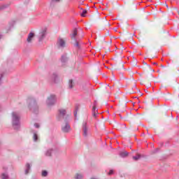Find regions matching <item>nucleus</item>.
I'll return each instance as SVG.
<instances>
[{
    "mask_svg": "<svg viewBox=\"0 0 179 179\" xmlns=\"http://www.w3.org/2000/svg\"><path fill=\"white\" fill-rule=\"evenodd\" d=\"M133 159H134V160H135V156H133Z\"/></svg>",
    "mask_w": 179,
    "mask_h": 179,
    "instance_id": "36",
    "label": "nucleus"
},
{
    "mask_svg": "<svg viewBox=\"0 0 179 179\" xmlns=\"http://www.w3.org/2000/svg\"><path fill=\"white\" fill-rule=\"evenodd\" d=\"M64 122L65 124L62 127V132H64V134H68L69 132H71V125H69L68 120H64Z\"/></svg>",
    "mask_w": 179,
    "mask_h": 179,
    "instance_id": "6",
    "label": "nucleus"
},
{
    "mask_svg": "<svg viewBox=\"0 0 179 179\" xmlns=\"http://www.w3.org/2000/svg\"><path fill=\"white\" fill-rule=\"evenodd\" d=\"M2 78H3V73H0V85L2 83Z\"/></svg>",
    "mask_w": 179,
    "mask_h": 179,
    "instance_id": "27",
    "label": "nucleus"
},
{
    "mask_svg": "<svg viewBox=\"0 0 179 179\" xmlns=\"http://www.w3.org/2000/svg\"><path fill=\"white\" fill-rule=\"evenodd\" d=\"M73 86H75V83H73V80H69V88L73 89Z\"/></svg>",
    "mask_w": 179,
    "mask_h": 179,
    "instance_id": "18",
    "label": "nucleus"
},
{
    "mask_svg": "<svg viewBox=\"0 0 179 179\" xmlns=\"http://www.w3.org/2000/svg\"><path fill=\"white\" fill-rule=\"evenodd\" d=\"M55 103H57V96L55 94L50 95L46 100L47 106H54Z\"/></svg>",
    "mask_w": 179,
    "mask_h": 179,
    "instance_id": "4",
    "label": "nucleus"
},
{
    "mask_svg": "<svg viewBox=\"0 0 179 179\" xmlns=\"http://www.w3.org/2000/svg\"><path fill=\"white\" fill-rule=\"evenodd\" d=\"M83 136L86 138V136H87V122H83Z\"/></svg>",
    "mask_w": 179,
    "mask_h": 179,
    "instance_id": "9",
    "label": "nucleus"
},
{
    "mask_svg": "<svg viewBox=\"0 0 179 179\" xmlns=\"http://www.w3.org/2000/svg\"><path fill=\"white\" fill-rule=\"evenodd\" d=\"M58 121H68V115H66V110L65 109L59 110V114L57 115Z\"/></svg>",
    "mask_w": 179,
    "mask_h": 179,
    "instance_id": "3",
    "label": "nucleus"
},
{
    "mask_svg": "<svg viewBox=\"0 0 179 179\" xmlns=\"http://www.w3.org/2000/svg\"><path fill=\"white\" fill-rule=\"evenodd\" d=\"M41 176H42V177H47V176H48V171H42Z\"/></svg>",
    "mask_w": 179,
    "mask_h": 179,
    "instance_id": "22",
    "label": "nucleus"
},
{
    "mask_svg": "<svg viewBox=\"0 0 179 179\" xmlns=\"http://www.w3.org/2000/svg\"><path fill=\"white\" fill-rule=\"evenodd\" d=\"M65 41L62 38H59L57 40V45L59 47V48H64L65 47Z\"/></svg>",
    "mask_w": 179,
    "mask_h": 179,
    "instance_id": "10",
    "label": "nucleus"
},
{
    "mask_svg": "<svg viewBox=\"0 0 179 179\" xmlns=\"http://www.w3.org/2000/svg\"><path fill=\"white\" fill-rule=\"evenodd\" d=\"M76 36H78V29H74L72 34L71 35V40H75L76 43L74 44L75 47L79 48V42L76 40Z\"/></svg>",
    "mask_w": 179,
    "mask_h": 179,
    "instance_id": "7",
    "label": "nucleus"
},
{
    "mask_svg": "<svg viewBox=\"0 0 179 179\" xmlns=\"http://www.w3.org/2000/svg\"><path fill=\"white\" fill-rule=\"evenodd\" d=\"M91 179H97L96 178L92 177Z\"/></svg>",
    "mask_w": 179,
    "mask_h": 179,
    "instance_id": "34",
    "label": "nucleus"
},
{
    "mask_svg": "<svg viewBox=\"0 0 179 179\" xmlns=\"http://www.w3.org/2000/svg\"><path fill=\"white\" fill-rule=\"evenodd\" d=\"M161 67H162V68H164V66H163L162 64H161Z\"/></svg>",
    "mask_w": 179,
    "mask_h": 179,
    "instance_id": "35",
    "label": "nucleus"
},
{
    "mask_svg": "<svg viewBox=\"0 0 179 179\" xmlns=\"http://www.w3.org/2000/svg\"><path fill=\"white\" fill-rule=\"evenodd\" d=\"M120 157H127L128 152H127V151L121 152H120Z\"/></svg>",
    "mask_w": 179,
    "mask_h": 179,
    "instance_id": "19",
    "label": "nucleus"
},
{
    "mask_svg": "<svg viewBox=\"0 0 179 179\" xmlns=\"http://www.w3.org/2000/svg\"><path fill=\"white\" fill-rule=\"evenodd\" d=\"M113 174H114V171L110 170V171H109V173H108V175H109V176H111V175H113Z\"/></svg>",
    "mask_w": 179,
    "mask_h": 179,
    "instance_id": "29",
    "label": "nucleus"
},
{
    "mask_svg": "<svg viewBox=\"0 0 179 179\" xmlns=\"http://www.w3.org/2000/svg\"><path fill=\"white\" fill-rule=\"evenodd\" d=\"M171 70V69H170L169 67H166V69H165V71L166 72H169Z\"/></svg>",
    "mask_w": 179,
    "mask_h": 179,
    "instance_id": "31",
    "label": "nucleus"
},
{
    "mask_svg": "<svg viewBox=\"0 0 179 179\" xmlns=\"http://www.w3.org/2000/svg\"><path fill=\"white\" fill-rule=\"evenodd\" d=\"M96 106H97V101H94V106L92 108V115L94 117H97V114L96 113V111L97 112V110L96 108Z\"/></svg>",
    "mask_w": 179,
    "mask_h": 179,
    "instance_id": "13",
    "label": "nucleus"
},
{
    "mask_svg": "<svg viewBox=\"0 0 179 179\" xmlns=\"http://www.w3.org/2000/svg\"><path fill=\"white\" fill-rule=\"evenodd\" d=\"M48 81L50 83H57L58 81V75L56 73H52L49 78Z\"/></svg>",
    "mask_w": 179,
    "mask_h": 179,
    "instance_id": "8",
    "label": "nucleus"
},
{
    "mask_svg": "<svg viewBox=\"0 0 179 179\" xmlns=\"http://www.w3.org/2000/svg\"><path fill=\"white\" fill-rule=\"evenodd\" d=\"M34 127H36V128H40V125L38 124V123H35Z\"/></svg>",
    "mask_w": 179,
    "mask_h": 179,
    "instance_id": "30",
    "label": "nucleus"
},
{
    "mask_svg": "<svg viewBox=\"0 0 179 179\" xmlns=\"http://www.w3.org/2000/svg\"><path fill=\"white\" fill-rule=\"evenodd\" d=\"M28 104V108L34 114H38V105L37 104V101L33 97H29L27 100Z\"/></svg>",
    "mask_w": 179,
    "mask_h": 179,
    "instance_id": "1",
    "label": "nucleus"
},
{
    "mask_svg": "<svg viewBox=\"0 0 179 179\" xmlns=\"http://www.w3.org/2000/svg\"><path fill=\"white\" fill-rule=\"evenodd\" d=\"M77 115H78V110H76L74 113V117H76V118Z\"/></svg>",
    "mask_w": 179,
    "mask_h": 179,
    "instance_id": "32",
    "label": "nucleus"
},
{
    "mask_svg": "<svg viewBox=\"0 0 179 179\" xmlns=\"http://www.w3.org/2000/svg\"><path fill=\"white\" fill-rule=\"evenodd\" d=\"M136 93H141V90H139V89H137V92H136Z\"/></svg>",
    "mask_w": 179,
    "mask_h": 179,
    "instance_id": "33",
    "label": "nucleus"
},
{
    "mask_svg": "<svg viewBox=\"0 0 179 179\" xmlns=\"http://www.w3.org/2000/svg\"><path fill=\"white\" fill-rule=\"evenodd\" d=\"M34 142H37L38 139V136H37V133H34Z\"/></svg>",
    "mask_w": 179,
    "mask_h": 179,
    "instance_id": "23",
    "label": "nucleus"
},
{
    "mask_svg": "<svg viewBox=\"0 0 179 179\" xmlns=\"http://www.w3.org/2000/svg\"><path fill=\"white\" fill-rule=\"evenodd\" d=\"M1 145H2V143L0 141V146H1Z\"/></svg>",
    "mask_w": 179,
    "mask_h": 179,
    "instance_id": "37",
    "label": "nucleus"
},
{
    "mask_svg": "<svg viewBox=\"0 0 179 179\" xmlns=\"http://www.w3.org/2000/svg\"><path fill=\"white\" fill-rule=\"evenodd\" d=\"M136 73H138V71H136Z\"/></svg>",
    "mask_w": 179,
    "mask_h": 179,
    "instance_id": "42",
    "label": "nucleus"
},
{
    "mask_svg": "<svg viewBox=\"0 0 179 179\" xmlns=\"http://www.w3.org/2000/svg\"><path fill=\"white\" fill-rule=\"evenodd\" d=\"M12 124L14 129H19L20 128V115L17 112L12 113Z\"/></svg>",
    "mask_w": 179,
    "mask_h": 179,
    "instance_id": "2",
    "label": "nucleus"
},
{
    "mask_svg": "<svg viewBox=\"0 0 179 179\" xmlns=\"http://www.w3.org/2000/svg\"><path fill=\"white\" fill-rule=\"evenodd\" d=\"M143 65H144L143 70L145 72H149L150 71H152V69H150V66H149L148 63L143 62ZM152 72H155V70H153Z\"/></svg>",
    "mask_w": 179,
    "mask_h": 179,
    "instance_id": "12",
    "label": "nucleus"
},
{
    "mask_svg": "<svg viewBox=\"0 0 179 179\" xmlns=\"http://www.w3.org/2000/svg\"><path fill=\"white\" fill-rule=\"evenodd\" d=\"M86 13H87V10H84L83 13H81L82 17H85L86 16Z\"/></svg>",
    "mask_w": 179,
    "mask_h": 179,
    "instance_id": "24",
    "label": "nucleus"
},
{
    "mask_svg": "<svg viewBox=\"0 0 179 179\" xmlns=\"http://www.w3.org/2000/svg\"><path fill=\"white\" fill-rule=\"evenodd\" d=\"M61 61L62 62H66V61H68V58L66 55H62Z\"/></svg>",
    "mask_w": 179,
    "mask_h": 179,
    "instance_id": "21",
    "label": "nucleus"
},
{
    "mask_svg": "<svg viewBox=\"0 0 179 179\" xmlns=\"http://www.w3.org/2000/svg\"><path fill=\"white\" fill-rule=\"evenodd\" d=\"M1 179H9V175L6 172H3L0 176Z\"/></svg>",
    "mask_w": 179,
    "mask_h": 179,
    "instance_id": "15",
    "label": "nucleus"
},
{
    "mask_svg": "<svg viewBox=\"0 0 179 179\" xmlns=\"http://www.w3.org/2000/svg\"><path fill=\"white\" fill-rule=\"evenodd\" d=\"M135 99H138V97L136 96Z\"/></svg>",
    "mask_w": 179,
    "mask_h": 179,
    "instance_id": "41",
    "label": "nucleus"
},
{
    "mask_svg": "<svg viewBox=\"0 0 179 179\" xmlns=\"http://www.w3.org/2000/svg\"><path fill=\"white\" fill-rule=\"evenodd\" d=\"M31 169V166H30V164H27L25 166V174H29V171H30Z\"/></svg>",
    "mask_w": 179,
    "mask_h": 179,
    "instance_id": "17",
    "label": "nucleus"
},
{
    "mask_svg": "<svg viewBox=\"0 0 179 179\" xmlns=\"http://www.w3.org/2000/svg\"><path fill=\"white\" fill-rule=\"evenodd\" d=\"M45 36H47V28H43L39 31L38 35V41H43L45 38Z\"/></svg>",
    "mask_w": 179,
    "mask_h": 179,
    "instance_id": "5",
    "label": "nucleus"
},
{
    "mask_svg": "<svg viewBox=\"0 0 179 179\" xmlns=\"http://www.w3.org/2000/svg\"><path fill=\"white\" fill-rule=\"evenodd\" d=\"M152 74H148L146 76V80H150V79H152Z\"/></svg>",
    "mask_w": 179,
    "mask_h": 179,
    "instance_id": "26",
    "label": "nucleus"
},
{
    "mask_svg": "<svg viewBox=\"0 0 179 179\" xmlns=\"http://www.w3.org/2000/svg\"><path fill=\"white\" fill-rule=\"evenodd\" d=\"M140 96H142V94L140 93Z\"/></svg>",
    "mask_w": 179,
    "mask_h": 179,
    "instance_id": "40",
    "label": "nucleus"
},
{
    "mask_svg": "<svg viewBox=\"0 0 179 179\" xmlns=\"http://www.w3.org/2000/svg\"><path fill=\"white\" fill-rule=\"evenodd\" d=\"M36 34L33 32H30L29 34H28V37L27 38V43H31V41H33V38H34Z\"/></svg>",
    "mask_w": 179,
    "mask_h": 179,
    "instance_id": "11",
    "label": "nucleus"
},
{
    "mask_svg": "<svg viewBox=\"0 0 179 179\" xmlns=\"http://www.w3.org/2000/svg\"><path fill=\"white\" fill-rule=\"evenodd\" d=\"M0 38H1V36H0Z\"/></svg>",
    "mask_w": 179,
    "mask_h": 179,
    "instance_id": "43",
    "label": "nucleus"
},
{
    "mask_svg": "<svg viewBox=\"0 0 179 179\" xmlns=\"http://www.w3.org/2000/svg\"><path fill=\"white\" fill-rule=\"evenodd\" d=\"M10 6V3H6L0 6V10H3V9H6Z\"/></svg>",
    "mask_w": 179,
    "mask_h": 179,
    "instance_id": "16",
    "label": "nucleus"
},
{
    "mask_svg": "<svg viewBox=\"0 0 179 179\" xmlns=\"http://www.w3.org/2000/svg\"><path fill=\"white\" fill-rule=\"evenodd\" d=\"M6 170H8V168H5Z\"/></svg>",
    "mask_w": 179,
    "mask_h": 179,
    "instance_id": "39",
    "label": "nucleus"
},
{
    "mask_svg": "<svg viewBox=\"0 0 179 179\" xmlns=\"http://www.w3.org/2000/svg\"><path fill=\"white\" fill-rule=\"evenodd\" d=\"M138 159H141V155L140 154H137L136 157H135V160H138Z\"/></svg>",
    "mask_w": 179,
    "mask_h": 179,
    "instance_id": "28",
    "label": "nucleus"
},
{
    "mask_svg": "<svg viewBox=\"0 0 179 179\" xmlns=\"http://www.w3.org/2000/svg\"><path fill=\"white\" fill-rule=\"evenodd\" d=\"M75 179H83V174L76 173L75 176Z\"/></svg>",
    "mask_w": 179,
    "mask_h": 179,
    "instance_id": "20",
    "label": "nucleus"
},
{
    "mask_svg": "<svg viewBox=\"0 0 179 179\" xmlns=\"http://www.w3.org/2000/svg\"><path fill=\"white\" fill-rule=\"evenodd\" d=\"M53 152L54 149L50 148L45 152V155L47 156L48 157H51Z\"/></svg>",
    "mask_w": 179,
    "mask_h": 179,
    "instance_id": "14",
    "label": "nucleus"
},
{
    "mask_svg": "<svg viewBox=\"0 0 179 179\" xmlns=\"http://www.w3.org/2000/svg\"><path fill=\"white\" fill-rule=\"evenodd\" d=\"M133 106H135V103H133Z\"/></svg>",
    "mask_w": 179,
    "mask_h": 179,
    "instance_id": "38",
    "label": "nucleus"
},
{
    "mask_svg": "<svg viewBox=\"0 0 179 179\" xmlns=\"http://www.w3.org/2000/svg\"><path fill=\"white\" fill-rule=\"evenodd\" d=\"M59 2H61V0H50L51 3H58Z\"/></svg>",
    "mask_w": 179,
    "mask_h": 179,
    "instance_id": "25",
    "label": "nucleus"
}]
</instances>
